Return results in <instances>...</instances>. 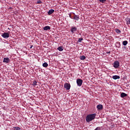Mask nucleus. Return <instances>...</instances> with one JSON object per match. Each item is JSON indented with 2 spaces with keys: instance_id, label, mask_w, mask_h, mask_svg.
<instances>
[{
  "instance_id": "f257e3e1",
  "label": "nucleus",
  "mask_w": 130,
  "mask_h": 130,
  "mask_svg": "<svg viewBox=\"0 0 130 130\" xmlns=\"http://www.w3.org/2000/svg\"><path fill=\"white\" fill-rule=\"evenodd\" d=\"M95 117H96V113L88 115L86 117V122H90V121L94 120V119H95Z\"/></svg>"
},
{
  "instance_id": "f03ea898",
  "label": "nucleus",
  "mask_w": 130,
  "mask_h": 130,
  "mask_svg": "<svg viewBox=\"0 0 130 130\" xmlns=\"http://www.w3.org/2000/svg\"><path fill=\"white\" fill-rule=\"evenodd\" d=\"M76 82L78 87H81V86H82V84H83V80L82 79H77Z\"/></svg>"
},
{
  "instance_id": "7ed1b4c3",
  "label": "nucleus",
  "mask_w": 130,
  "mask_h": 130,
  "mask_svg": "<svg viewBox=\"0 0 130 130\" xmlns=\"http://www.w3.org/2000/svg\"><path fill=\"white\" fill-rule=\"evenodd\" d=\"M119 67V62L118 61H115L113 63V67L115 69H118Z\"/></svg>"
},
{
  "instance_id": "20e7f679",
  "label": "nucleus",
  "mask_w": 130,
  "mask_h": 130,
  "mask_svg": "<svg viewBox=\"0 0 130 130\" xmlns=\"http://www.w3.org/2000/svg\"><path fill=\"white\" fill-rule=\"evenodd\" d=\"M2 36L3 38H9V37H10V34L8 32H4L2 34Z\"/></svg>"
},
{
  "instance_id": "39448f33",
  "label": "nucleus",
  "mask_w": 130,
  "mask_h": 130,
  "mask_svg": "<svg viewBox=\"0 0 130 130\" xmlns=\"http://www.w3.org/2000/svg\"><path fill=\"white\" fill-rule=\"evenodd\" d=\"M64 88H65L66 90H70V89H71V84L67 83H65L64 84Z\"/></svg>"
},
{
  "instance_id": "423d86ee",
  "label": "nucleus",
  "mask_w": 130,
  "mask_h": 130,
  "mask_svg": "<svg viewBox=\"0 0 130 130\" xmlns=\"http://www.w3.org/2000/svg\"><path fill=\"white\" fill-rule=\"evenodd\" d=\"M77 30H78V28H77L76 27V26L74 27H72L71 28V32H72V33H75V32H76V31H77Z\"/></svg>"
},
{
  "instance_id": "0eeeda50",
  "label": "nucleus",
  "mask_w": 130,
  "mask_h": 130,
  "mask_svg": "<svg viewBox=\"0 0 130 130\" xmlns=\"http://www.w3.org/2000/svg\"><path fill=\"white\" fill-rule=\"evenodd\" d=\"M74 17L73 18L74 20H76V21H79V19H80V16L79 15H76L75 13H74Z\"/></svg>"
},
{
  "instance_id": "6e6552de",
  "label": "nucleus",
  "mask_w": 130,
  "mask_h": 130,
  "mask_svg": "<svg viewBox=\"0 0 130 130\" xmlns=\"http://www.w3.org/2000/svg\"><path fill=\"white\" fill-rule=\"evenodd\" d=\"M3 62H6V63H9L10 62V59L9 58H4Z\"/></svg>"
},
{
  "instance_id": "1a4fd4ad",
  "label": "nucleus",
  "mask_w": 130,
  "mask_h": 130,
  "mask_svg": "<svg viewBox=\"0 0 130 130\" xmlns=\"http://www.w3.org/2000/svg\"><path fill=\"white\" fill-rule=\"evenodd\" d=\"M96 108L98 110H101L103 109V106L102 105H98L96 106Z\"/></svg>"
},
{
  "instance_id": "9d476101",
  "label": "nucleus",
  "mask_w": 130,
  "mask_h": 130,
  "mask_svg": "<svg viewBox=\"0 0 130 130\" xmlns=\"http://www.w3.org/2000/svg\"><path fill=\"white\" fill-rule=\"evenodd\" d=\"M112 79H113V80H117L120 79V76L118 75H114L112 76Z\"/></svg>"
},
{
  "instance_id": "9b49d317",
  "label": "nucleus",
  "mask_w": 130,
  "mask_h": 130,
  "mask_svg": "<svg viewBox=\"0 0 130 130\" xmlns=\"http://www.w3.org/2000/svg\"><path fill=\"white\" fill-rule=\"evenodd\" d=\"M51 28L49 26H46L43 27V30L44 31H47V30H50Z\"/></svg>"
},
{
  "instance_id": "f8f14e48",
  "label": "nucleus",
  "mask_w": 130,
  "mask_h": 130,
  "mask_svg": "<svg viewBox=\"0 0 130 130\" xmlns=\"http://www.w3.org/2000/svg\"><path fill=\"white\" fill-rule=\"evenodd\" d=\"M126 96H127V94L124 92H122L120 95L121 98H124V97H126Z\"/></svg>"
},
{
  "instance_id": "ddd939ff",
  "label": "nucleus",
  "mask_w": 130,
  "mask_h": 130,
  "mask_svg": "<svg viewBox=\"0 0 130 130\" xmlns=\"http://www.w3.org/2000/svg\"><path fill=\"white\" fill-rule=\"evenodd\" d=\"M53 13H54V10L53 9H50L48 12V15H51V14H53Z\"/></svg>"
},
{
  "instance_id": "4468645a",
  "label": "nucleus",
  "mask_w": 130,
  "mask_h": 130,
  "mask_svg": "<svg viewBox=\"0 0 130 130\" xmlns=\"http://www.w3.org/2000/svg\"><path fill=\"white\" fill-rule=\"evenodd\" d=\"M125 20H126L127 25L130 24V18H126Z\"/></svg>"
},
{
  "instance_id": "2eb2a0df",
  "label": "nucleus",
  "mask_w": 130,
  "mask_h": 130,
  "mask_svg": "<svg viewBox=\"0 0 130 130\" xmlns=\"http://www.w3.org/2000/svg\"><path fill=\"white\" fill-rule=\"evenodd\" d=\"M127 43H128L127 41H123L122 44L124 46H126V45H127Z\"/></svg>"
},
{
  "instance_id": "dca6fc26",
  "label": "nucleus",
  "mask_w": 130,
  "mask_h": 130,
  "mask_svg": "<svg viewBox=\"0 0 130 130\" xmlns=\"http://www.w3.org/2000/svg\"><path fill=\"white\" fill-rule=\"evenodd\" d=\"M57 50H59V51H62L63 50V47L60 46L57 48Z\"/></svg>"
},
{
  "instance_id": "f3484780",
  "label": "nucleus",
  "mask_w": 130,
  "mask_h": 130,
  "mask_svg": "<svg viewBox=\"0 0 130 130\" xmlns=\"http://www.w3.org/2000/svg\"><path fill=\"white\" fill-rule=\"evenodd\" d=\"M80 59H81V60H84V59H86V56H85V55H83L80 57Z\"/></svg>"
},
{
  "instance_id": "a211bd4d",
  "label": "nucleus",
  "mask_w": 130,
  "mask_h": 130,
  "mask_svg": "<svg viewBox=\"0 0 130 130\" xmlns=\"http://www.w3.org/2000/svg\"><path fill=\"white\" fill-rule=\"evenodd\" d=\"M43 67L44 68H47L48 67V64L47 63V62H44V63H43Z\"/></svg>"
},
{
  "instance_id": "6ab92c4d",
  "label": "nucleus",
  "mask_w": 130,
  "mask_h": 130,
  "mask_svg": "<svg viewBox=\"0 0 130 130\" xmlns=\"http://www.w3.org/2000/svg\"><path fill=\"white\" fill-rule=\"evenodd\" d=\"M115 31L117 34H120L121 33V31L118 29H116Z\"/></svg>"
},
{
  "instance_id": "aec40b11",
  "label": "nucleus",
  "mask_w": 130,
  "mask_h": 130,
  "mask_svg": "<svg viewBox=\"0 0 130 130\" xmlns=\"http://www.w3.org/2000/svg\"><path fill=\"white\" fill-rule=\"evenodd\" d=\"M32 86L34 87H36V86H37V81H34L32 83Z\"/></svg>"
},
{
  "instance_id": "412c9836",
  "label": "nucleus",
  "mask_w": 130,
  "mask_h": 130,
  "mask_svg": "<svg viewBox=\"0 0 130 130\" xmlns=\"http://www.w3.org/2000/svg\"><path fill=\"white\" fill-rule=\"evenodd\" d=\"M83 38H79L78 40V42L79 43H81V42H82V41H83Z\"/></svg>"
},
{
  "instance_id": "4be33fe9",
  "label": "nucleus",
  "mask_w": 130,
  "mask_h": 130,
  "mask_svg": "<svg viewBox=\"0 0 130 130\" xmlns=\"http://www.w3.org/2000/svg\"><path fill=\"white\" fill-rule=\"evenodd\" d=\"M13 128H15L16 130H21V128L18 126L13 127Z\"/></svg>"
},
{
  "instance_id": "5701e85b",
  "label": "nucleus",
  "mask_w": 130,
  "mask_h": 130,
  "mask_svg": "<svg viewBox=\"0 0 130 130\" xmlns=\"http://www.w3.org/2000/svg\"><path fill=\"white\" fill-rule=\"evenodd\" d=\"M102 127H100V126L97 127L94 130H101Z\"/></svg>"
},
{
  "instance_id": "b1692460",
  "label": "nucleus",
  "mask_w": 130,
  "mask_h": 130,
  "mask_svg": "<svg viewBox=\"0 0 130 130\" xmlns=\"http://www.w3.org/2000/svg\"><path fill=\"white\" fill-rule=\"evenodd\" d=\"M100 3H102V4H104L106 2V0H100Z\"/></svg>"
},
{
  "instance_id": "393cba45",
  "label": "nucleus",
  "mask_w": 130,
  "mask_h": 130,
  "mask_svg": "<svg viewBox=\"0 0 130 130\" xmlns=\"http://www.w3.org/2000/svg\"><path fill=\"white\" fill-rule=\"evenodd\" d=\"M37 4H42V2H41V1H39L37 2Z\"/></svg>"
},
{
  "instance_id": "a878e982",
  "label": "nucleus",
  "mask_w": 130,
  "mask_h": 130,
  "mask_svg": "<svg viewBox=\"0 0 130 130\" xmlns=\"http://www.w3.org/2000/svg\"><path fill=\"white\" fill-rule=\"evenodd\" d=\"M32 47H33V45H31L30 47V48L31 49V48H32Z\"/></svg>"
},
{
  "instance_id": "bb28decb",
  "label": "nucleus",
  "mask_w": 130,
  "mask_h": 130,
  "mask_svg": "<svg viewBox=\"0 0 130 130\" xmlns=\"http://www.w3.org/2000/svg\"><path fill=\"white\" fill-rule=\"evenodd\" d=\"M69 16H70V18H71V19H73V18H72V17H71V15H70Z\"/></svg>"
},
{
  "instance_id": "cd10ccee",
  "label": "nucleus",
  "mask_w": 130,
  "mask_h": 130,
  "mask_svg": "<svg viewBox=\"0 0 130 130\" xmlns=\"http://www.w3.org/2000/svg\"><path fill=\"white\" fill-rule=\"evenodd\" d=\"M108 53H110V52H109Z\"/></svg>"
}]
</instances>
